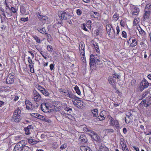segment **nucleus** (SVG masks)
I'll return each instance as SVG.
<instances>
[{
	"label": "nucleus",
	"instance_id": "42",
	"mask_svg": "<svg viewBox=\"0 0 151 151\" xmlns=\"http://www.w3.org/2000/svg\"><path fill=\"white\" fill-rule=\"evenodd\" d=\"M95 63L96 64H98V62L100 63H102V61H101V58H98V59H96L95 57Z\"/></svg>",
	"mask_w": 151,
	"mask_h": 151
},
{
	"label": "nucleus",
	"instance_id": "52",
	"mask_svg": "<svg viewBox=\"0 0 151 151\" xmlns=\"http://www.w3.org/2000/svg\"><path fill=\"white\" fill-rule=\"evenodd\" d=\"M79 100L77 99H74L73 100V104L76 106L77 105L79 101Z\"/></svg>",
	"mask_w": 151,
	"mask_h": 151
},
{
	"label": "nucleus",
	"instance_id": "5",
	"mask_svg": "<svg viewBox=\"0 0 151 151\" xmlns=\"http://www.w3.org/2000/svg\"><path fill=\"white\" fill-rule=\"evenodd\" d=\"M140 90L141 92L144 89L147 87L149 85V83L145 79H144L141 82Z\"/></svg>",
	"mask_w": 151,
	"mask_h": 151
},
{
	"label": "nucleus",
	"instance_id": "40",
	"mask_svg": "<svg viewBox=\"0 0 151 151\" xmlns=\"http://www.w3.org/2000/svg\"><path fill=\"white\" fill-rule=\"evenodd\" d=\"M112 77L118 79L120 78V76L118 74L114 73L112 75Z\"/></svg>",
	"mask_w": 151,
	"mask_h": 151
},
{
	"label": "nucleus",
	"instance_id": "54",
	"mask_svg": "<svg viewBox=\"0 0 151 151\" xmlns=\"http://www.w3.org/2000/svg\"><path fill=\"white\" fill-rule=\"evenodd\" d=\"M82 12L81 11L80 9H78L77 10L76 13L78 15H80L81 14Z\"/></svg>",
	"mask_w": 151,
	"mask_h": 151
},
{
	"label": "nucleus",
	"instance_id": "31",
	"mask_svg": "<svg viewBox=\"0 0 151 151\" xmlns=\"http://www.w3.org/2000/svg\"><path fill=\"white\" fill-rule=\"evenodd\" d=\"M83 102L82 103L81 101L79 100V101H78L77 104L76 106V107L79 108H81L83 107Z\"/></svg>",
	"mask_w": 151,
	"mask_h": 151
},
{
	"label": "nucleus",
	"instance_id": "53",
	"mask_svg": "<svg viewBox=\"0 0 151 151\" xmlns=\"http://www.w3.org/2000/svg\"><path fill=\"white\" fill-rule=\"evenodd\" d=\"M116 36L118 35L120 32L119 27L118 26H117L116 28Z\"/></svg>",
	"mask_w": 151,
	"mask_h": 151
},
{
	"label": "nucleus",
	"instance_id": "23",
	"mask_svg": "<svg viewBox=\"0 0 151 151\" xmlns=\"http://www.w3.org/2000/svg\"><path fill=\"white\" fill-rule=\"evenodd\" d=\"M101 29L99 27H96V30L95 31L94 34L95 36H97L99 35L100 32H101Z\"/></svg>",
	"mask_w": 151,
	"mask_h": 151
},
{
	"label": "nucleus",
	"instance_id": "9",
	"mask_svg": "<svg viewBox=\"0 0 151 151\" xmlns=\"http://www.w3.org/2000/svg\"><path fill=\"white\" fill-rule=\"evenodd\" d=\"M106 111L105 110L102 111L100 113V115L97 116V119H99L100 121L104 120L106 116Z\"/></svg>",
	"mask_w": 151,
	"mask_h": 151
},
{
	"label": "nucleus",
	"instance_id": "45",
	"mask_svg": "<svg viewBox=\"0 0 151 151\" xmlns=\"http://www.w3.org/2000/svg\"><path fill=\"white\" fill-rule=\"evenodd\" d=\"M147 9L151 11V4H148L146 6L145 10H146Z\"/></svg>",
	"mask_w": 151,
	"mask_h": 151
},
{
	"label": "nucleus",
	"instance_id": "36",
	"mask_svg": "<svg viewBox=\"0 0 151 151\" xmlns=\"http://www.w3.org/2000/svg\"><path fill=\"white\" fill-rule=\"evenodd\" d=\"M33 37L37 42L38 43H41L40 40L38 37L36 35L34 36Z\"/></svg>",
	"mask_w": 151,
	"mask_h": 151
},
{
	"label": "nucleus",
	"instance_id": "64",
	"mask_svg": "<svg viewBox=\"0 0 151 151\" xmlns=\"http://www.w3.org/2000/svg\"><path fill=\"white\" fill-rule=\"evenodd\" d=\"M122 35L124 38H126L127 37V33L125 31H123L122 32Z\"/></svg>",
	"mask_w": 151,
	"mask_h": 151
},
{
	"label": "nucleus",
	"instance_id": "38",
	"mask_svg": "<svg viewBox=\"0 0 151 151\" xmlns=\"http://www.w3.org/2000/svg\"><path fill=\"white\" fill-rule=\"evenodd\" d=\"M47 50L50 52H51L52 51L53 49L52 46L48 45L47 47Z\"/></svg>",
	"mask_w": 151,
	"mask_h": 151
},
{
	"label": "nucleus",
	"instance_id": "20",
	"mask_svg": "<svg viewBox=\"0 0 151 151\" xmlns=\"http://www.w3.org/2000/svg\"><path fill=\"white\" fill-rule=\"evenodd\" d=\"M20 12L22 14L24 15H27L28 14V11L23 6L20 7Z\"/></svg>",
	"mask_w": 151,
	"mask_h": 151
},
{
	"label": "nucleus",
	"instance_id": "44",
	"mask_svg": "<svg viewBox=\"0 0 151 151\" xmlns=\"http://www.w3.org/2000/svg\"><path fill=\"white\" fill-rule=\"evenodd\" d=\"M40 53L45 59H47V57H46V56H47V55L46 54H47V53L43 52L42 51H41L40 52Z\"/></svg>",
	"mask_w": 151,
	"mask_h": 151
},
{
	"label": "nucleus",
	"instance_id": "13",
	"mask_svg": "<svg viewBox=\"0 0 151 151\" xmlns=\"http://www.w3.org/2000/svg\"><path fill=\"white\" fill-rule=\"evenodd\" d=\"M79 141L82 143H84L87 141V139L86 136L84 134H82L80 136Z\"/></svg>",
	"mask_w": 151,
	"mask_h": 151
},
{
	"label": "nucleus",
	"instance_id": "2",
	"mask_svg": "<svg viewBox=\"0 0 151 151\" xmlns=\"http://www.w3.org/2000/svg\"><path fill=\"white\" fill-rule=\"evenodd\" d=\"M21 110L19 108L15 110L13 116V118L16 122H19L21 119Z\"/></svg>",
	"mask_w": 151,
	"mask_h": 151
},
{
	"label": "nucleus",
	"instance_id": "6",
	"mask_svg": "<svg viewBox=\"0 0 151 151\" xmlns=\"http://www.w3.org/2000/svg\"><path fill=\"white\" fill-rule=\"evenodd\" d=\"M131 9L133 15H137L139 14L140 9L137 6H133L131 7Z\"/></svg>",
	"mask_w": 151,
	"mask_h": 151
},
{
	"label": "nucleus",
	"instance_id": "63",
	"mask_svg": "<svg viewBox=\"0 0 151 151\" xmlns=\"http://www.w3.org/2000/svg\"><path fill=\"white\" fill-rule=\"evenodd\" d=\"M25 104L26 105H29L31 107H32V103L29 101H26Z\"/></svg>",
	"mask_w": 151,
	"mask_h": 151
},
{
	"label": "nucleus",
	"instance_id": "57",
	"mask_svg": "<svg viewBox=\"0 0 151 151\" xmlns=\"http://www.w3.org/2000/svg\"><path fill=\"white\" fill-rule=\"evenodd\" d=\"M20 20L24 22H26L28 21V18L27 17L26 18H21Z\"/></svg>",
	"mask_w": 151,
	"mask_h": 151
},
{
	"label": "nucleus",
	"instance_id": "25",
	"mask_svg": "<svg viewBox=\"0 0 151 151\" xmlns=\"http://www.w3.org/2000/svg\"><path fill=\"white\" fill-rule=\"evenodd\" d=\"M146 102L147 105H144V106L146 107H147L151 104V98L150 97H147L146 98Z\"/></svg>",
	"mask_w": 151,
	"mask_h": 151
},
{
	"label": "nucleus",
	"instance_id": "19",
	"mask_svg": "<svg viewBox=\"0 0 151 151\" xmlns=\"http://www.w3.org/2000/svg\"><path fill=\"white\" fill-rule=\"evenodd\" d=\"M108 81L109 83L110 84H112L113 87H114V85L116 83V81L114 79L112 76H109L108 77Z\"/></svg>",
	"mask_w": 151,
	"mask_h": 151
},
{
	"label": "nucleus",
	"instance_id": "58",
	"mask_svg": "<svg viewBox=\"0 0 151 151\" xmlns=\"http://www.w3.org/2000/svg\"><path fill=\"white\" fill-rule=\"evenodd\" d=\"M81 28L85 31H88V29L86 28L85 24H83L81 26Z\"/></svg>",
	"mask_w": 151,
	"mask_h": 151
},
{
	"label": "nucleus",
	"instance_id": "24",
	"mask_svg": "<svg viewBox=\"0 0 151 151\" xmlns=\"http://www.w3.org/2000/svg\"><path fill=\"white\" fill-rule=\"evenodd\" d=\"M61 113L63 117L65 116L66 118H68V119H71V117H73V116L71 114H68L63 112H62Z\"/></svg>",
	"mask_w": 151,
	"mask_h": 151
},
{
	"label": "nucleus",
	"instance_id": "17",
	"mask_svg": "<svg viewBox=\"0 0 151 151\" xmlns=\"http://www.w3.org/2000/svg\"><path fill=\"white\" fill-rule=\"evenodd\" d=\"M83 129V131L85 132H87V134L90 136L91 137L93 136V135L95 133L92 130L86 128H84Z\"/></svg>",
	"mask_w": 151,
	"mask_h": 151
},
{
	"label": "nucleus",
	"instance_id": "14",
	"mask_svg": "<svg viewBox=\"0 0 151 151\" xmlns=\"http://www.w3.org/2000/svg\"><path fill=\"white\" fill-rule=\"evenodd\" d=\"M33 129V127L32 125H29L27 127L24 128L25 134L27 135L29 134H30V132Z\"/></svg>",
	"mask_w": 151,
	"mask_h": 151
},
{
	"label": "nucleus",
	"instance_id": "32",
	"mask_svg": "<svg viewBox=\"0 0 151 151\" xmlns=\"http://www.w3.org/2000/svg\"><path fill=\"white\" fill-rule=\"evenodd\" d=\"M93 45L96 51L98 52H99V50L98 43L95 42V43L93 44Z\"/></svg>",
	"mask_w": 151,
	"mask_h": 151
},
{
	"label": "nucleus",
	"instance_id": "37",
	"mask_svg": "<svg viewBox=\"0 0 151 151\" xmlns=\"http://www.w3.org/2000/svg\"><path fill=\"white\" fill-rule=\"evenodd\" d=\"M110 122V124L111 126H114V123L115 121V120L113 119V118L111 116H110L109 118Z\"/></svg>",
	"mask_w": 151,
	"mask_h": 151
},
{
	"label": "nucleus",
	"instance_id": "49",
	"mask_svg": "<svg viewBox=\"0 0 151 151\" xmlns=\"http://www.w3.org/2000/svg\"><path fill=\"white\" fill-rule=\"evenodd\" d=\"M0 11H1V14L3 15L4 17L6 18V15L5 14L4 9L2 8H1L0 9Z\"/></svg>",
	"mask_w": 151,
	"mask_h": 151
},
{
	"label": "nucleus",
	"instance_id": "60",
	"mask_svg": "<svg viewBox=\"0 0 151 151\" xmlns=\"http://www.w3.org/2000/svg\"><path fill=\"white\" fill-rule=\"evenodd\" d=\"M67 147V145L66 144H64L62 145L60 147V148L62 149H63L66 148Z\"/></svg>",
	"mask_w": 151,
	"mask_h": 151
},
{
	"label": "nucleus",
	"instance_id": "62",
	"mask_svg": "<svg viewBox=\"0 0 151 151\" xmlns=\"http://www.w3.org/2000/svg\"><path fill=\"white\" fill-rule=\"evenodd\" d=\"M106 130L107 132L109 133H113L114 132V130L112 129H107Z\"/></svg>",
	"mask_w": 151,
	"mask_h": 151
},
{
	"label": "nucleus",
	"instance_id": "7",
	"mask_svg": "<svg viewBox=\"0 0 151 151\" xmlns=\"http://www.w3.org/2000/svg\"><path fill=\"white\" fill-rule=\"evenodd\" d=\"M36 14L37 15L40 20L44 23H45L48 20L47 17L40 14L38 12L36 13Z\"/></svg>",
	"mask_w": 151,
	"mask_h": 151
},
{
	"label": "nucleus",
	"instance_id": "41",
	"mask_svg": "<svg viewBox=\"0 0 151 151\" xmlns=\"http://www.w3.org/2000/svg\"><path fill=\"white\" fill-rule=\"evenodd\" d=\"M18 143H19V145L21 146L22 147H23V146H25L26 145L25 143H24V140L21 141L19 142Z\"/></svg>",
	"mask_w": 151,
	"mask_h": 151
},
{
	"label": "nucleus",
	"instance_id": "22",
	"mask_svg": "<svg viewBox=\"0 0 151 151\" xmlns=\"http://www.w3.org/2000/svg\"><path fill=\"white\" fill-rule=\"evenodd\" d=\"M56 117L57 119L60 122L62 121L64 119L61 113L58 114L56 116Z\"/></svg>",
	"mask_w": 151,
	"mask_h": 151
},
{
	"label": "nucleus",
	"instance_id": "33",
	"mask_svg": "<svg viewBox=\"0 0 151 151\" xmlns=\"http://www.w3.org/2000/svg\"><path fill=\"white\" fill-rule=\"evenodd\" d=\"M124 142H125L123 140V139H121L120 144L122 146V148H124V147H127L126 145Z\"/></svg>",
	"mask_w": 151,
	"mask_h": 151
},
{
	"label": "nucleus",
	"instance_id": "21",
	"mask_svg": "<svg viewBox=\"0 0 151 151\" xmlns=\"http://www.w3.org/2000/svg\"><path fill=\"white\" fill-rule=\"evenodd\" d=\"M66 96L72 99H75L76 98H78V97H76L75 95L73 94L72 92L69 91H68V93L67 94Z\"/></svg>",
	"mask_w": 151,
	"mask_h": 151
},
{
	"label": "nucleus",
	"instance_id": "59",
	"mask_svg": "<svg viewBox=\"0 0 151 151\" xmlns=\"http://www.w3.org/2000/svg\"><path fill=\"white\" fill-rule=\"evenodd\" d=\"M86 146H82L80 147V149L82 151H86Z\"/></svg>",
	"mask_w": 151,
	"mask_h": 151
},
{
	"label": "nucleus",
	"instance_id": "11",
	"mask_svg": "<svg viewBox=\"0 0 151 151\" xmlns=\"http://www.w3.org/2000/svg\"><path fill=\"white\" fill-rule=\"evenodd\" d=\"M145 13L143 16V21H145L146 19H149L150 16V14L151 12V11L150 10H145Z\"/></svg>",
	"mask_w": 151,
	"mask_h": 151
},
{
	"label": "nucleus",
	"instance_id": "16",
	"mask_svg": "<svg viewBox=\"0 0 151 151\" xmlns=\"http://www.w3.org/2000/svg\"><path fill=\"white\" fill-rule=\"evenodd\" d=\"M131 40H132V42L131 43L130 47H133L137 45V41H136V40L134 38H130L129 41H128V43H129V41Z\"/></svg>",
	"mask_w": 151,
	"mask_h": 151
},
{
	"label": "nucleus",
	"instance_id": "56",
	"mask_svg": "<svg viewBox=\"0 0 151 151\" xmlns=\"http://www.w3.org/2000/svg\"><path fill=\"white\" fill-rule=\"evenodd\" d=\"M114 123V126L115 125L116 127H118L119 123L117 120H115Z\"/></svg>",
	"mask_w": 151,
	"mask_h": 151
},
{
	"label": "nucleus",
	"instance_id": "12",
	"mask_svg": "<svg viewBox=\"0 0 151 151\" xmlns=\"http://www.w3.org/2000/svg\"><path fill=\"white\" fill-rule=\"evenodd\" d=\"M91 137L92 139L98 142H101V140L99 136L95 133Z\"/></svg>",
	"mask_w": 151,
	"mask_h": 151
},
{
	"label": "nucleus",
	"instance_id": "30",
	"mask_svg": "<svg viewBox=\"0 0 151 151\" xmlns=\"http://www.w3.org/2000/svg\"><path fill=\"white\" fill-rule=\"evenodd\" d=\"M85 48V44L83 42H81L79 45V49H84Z\"/></svg>",
	"mask_w": 151,
	"mask_h": 151
},
{
	"label": "nucleus",
	"instance_id": "28",
	"mask_svg": "<svg viewBox=\"0 0 151 151\" xmlns=\"http://www.w3.org/2000/svg\"><path fill=\"white\" fill-rule=\"evenodd\" d=\"M37 29L40 32L42 33L43 34H47L45 28L43 27L42 28H38Z\"/></svg>",
	"mask_w": 151,
	"mask_h": 151
},
{
	"label": "nucleus",
	"instance_id": "48",
	"mask_svg": "<svg viewBox=\"0 0 151 151\" xmlns=\"http://www.w3.org/2000/svg\"><path fill=\"white\" fill-rule=\"evenodd\" d=\"M113 17L115 20L116 21L119 19V15L117 14H115L113 16Z\"/></svg>",
	"mask_w": 151,
	"mask_h": 151
},
{
	"label": "nucleus",
	"instance_id": "46",
	"mask_svg": "<svg viewBox=\"0 0 151 151\" xmlns=\"http://www.w3.org/2000/svg\"><path fill=\"white\" fill-rule=\"evenodd\" d=\"M29 66L30 69V72L32 73H33L34 72V69L33 68V65H29Z\"/></svg>",
	"mask_w": 151,
	"mask_h": 151
},
{
	"label": "nucleus",
	"instance_id": "34",
	"mask_svg": "<svg viewBox=\"0 0 151 151\" xmlns=\"http://www.w3.org/2000/svg\"><path fill=\"white\" fill-rule=\"evenodd\" d=\"M63 108L64 109L67 111H72V109L69 107H67V106L66 105H64L63 106Z\"/></svg>",
	"mask_w": 151,
	"mask_h": 151
},
{
	"label": "nucleus",
	"instance_id": "3",
	"mask_svg": "<svg viewBox=\"0 0 151 151\" xmlns=\"http://www.w3.org/2000/svg\"><path fill=\"white\" fill-rule=\"evenodd\" d=\"M106 29L107 33L110 37L111 38L114 37L115 36V32L113 28L111 25L110 24L106 25Z\"/></svg>",
	"mask_w": 151,
	"mask_h": 151
},
{
	"label": "nucleus",
	"instance_id": "26",
	"mask_svg": "<svg viewBox=\"0 0 151 151\" xmlns=\"http://www.w3.org/2000/svg\"><path fill=\"white\" fill-rule=\"evenodd\" d=\"M95 63V56L92 54L90 55V65H92V63Z\"/></svg>",
	"mask_w": 151,
	"mask_h": 151
},
{
	"label": "nucleus",
	"instance_id": "8",
	"mask_svg": "<svg viewBox=\"0 0 151 151\" xmlns=\"http://www.w3.org/2000/svg\"><path fill=\"white\" fill-rule=\"evenodd\" d=\"M133 119V115L130 114L126 115L125 119V122L127 124H129L132 122Z\"/></svg>",
	"mask_w": 151,
	"mask_h": 151
},
{
	"label": "nucleus",
	"instance_id": "4",
	"mask_svg": "<svg viewBox=\"0 0 151 151\" xmlns=\"http://www.w3.org/2000/svg\"><path fill=\"white\" fill-rule=\"evenodd\" d=\"M33 99L35 102H38L41 99V95L37 91H33Z\"/></svg>",
	"mask_w": 151,
	"mask_h": 151
},
{
	"label": "nucleus",
	"instance_id": "55",
	"mask_svg": "<svg viewBox=\"0 0 151 151\" xmlns=\"http://www.w3.org/2000/svg\"><path fill=\"white\" fill-rule=\"evenodd\" d=\"M37 88L40 91H43V88L40 85H38Z\"/></svg>",
	"mask_w": 151,
	"mask_h": 151
},
{
	"label": "nucleus",
	"instance_id": "10",
	"mask_svg": "<svg viewBox=\"0 0 151 151\" xmlns=\"http://www.w3.org/2000/svg\"><path fill=\"white\" fill-rule=\"evenodd\" d=\"M47 104L46 103H42L40 106V108L44 112L47 113L49 112L48 111V107Z\"/></svg>",
	"mask_w": 151,
	"mask_h": 151
},
{
	"label": "nucleus",
	"instance_id": "18",
	"mask_svg": "<svg viewBox=\"0 0 151 151\" xmlns=\"http://www.w3.org/2000/svg\"><path fill=\"white\" fill-rule=\"evenodd\" d=\"M19 144L17 143L14 149V151H21L23 149V147H22V146L19 145Z\"/></svg>",
	"mask_w": 151,
	"mask_h": 151
},
{
	"label": "nucleus",
	"instance_id": "39",
	"mask_svg": "<svg viewBox=\"0 0 151 151\" xmlns=\"http://www.w3.org/2000/svg\"><path fill=\"white\" fill-rule=\"evenodd\" d=\"M75 89L76 91V93L79 95L81 94V92L79 89V88L78 86H76L75 87Z\"/></svg>",
	"mask_w": 151,
	"mask_h": 151
},
{
	"label": "nucleus",
	"instance_id": "1",
	"mask_svg": "<svg viewBox=\"0 0 151 151\" xmlns=\"http://www.w3.org/2000/svg\"><path fill=\"white\" fill-rule=\"evenodd\" d=\"M58 15L61 20L68 19L72 17L70 13L64 11L59 12Z\"/></svg>",
	"mask_w": 151,
	"mask_h": 151
},
{
	"label": "nucleus",
	"instance_id": "51",
	"mask_svg": "<svg viewBox=\"0 0 151 151\" xmlns=\"http://www.w3.org/2000/svg\"><path fill=\"white\" fill-rule=\"evenodd\" d=\"M79 50L80 54L82 55L83 56H84L85 55L84 49H79Z\"/></svg>",
	"mask_w": 151,
	"mask_h": 151
},
{
	"label": "nucleus",
	"instance_id": "43",
	"mask_svg": "<svg viewBox=\"0 0 151 151\" xmlns=\"http://www.w3.org/2000/svg\"><path fill=\"white\" fill-rule=\"evenodd\" d=\"M99 148L100 150L101 151H104V150L105 146H103L101 144H100L99 145Z\"/></svg>",
	"mask_w": 151,
	"mask_h": 151
},
{
	"label": "nucleus",
	"instance_id": "50",
	"mask_svg": "<svg viewBox=\"0 0 151 151\" xmlns=\"http://www.w3.org/2000/svg\"><path fill=\"white\" fill-rule=\"evenodd\" d=\"M148 93L149 91H146L142 94V96L143 98H144L147 96V95L148 94Z\"/></svg>",
	"mask_w": 151,
	"mask_h": 151
},
{
	"label": "nucleus",
	"instance_id": "61",
	"mask_svg": "<svg viewBox=\"0 0 151 151\" xmlns=\"http://www.w3.org/2000/svg\"><path fill=\"white\" fill-rule=\"evenodd\" d=\"M138 23L137 20V19H134L133 22V25H136Z\"/></svg>",
	"mask_w": 151,
	"mask_h": 151
},
{
	"label": "nucleus",
	"instance_id": "35",
	"mask_svg": "<svg viewBox=\"0 0 151 151\" xmlns=\"http://www.w3.org/2000/svg\"><path fill=\"white\" fill-rule=\"evenodd\" d=\"M40 92L46 96H48L49 95V93L44 88L43 89V91Z\"/></svg>",
	"mask_w": 151,
	"mask_h": 151
},
{
	"label": "nucleus",
	"instance_id": "27",
	"mask_svg": "<svg viewBox=\"0 0 151 151\" xmlns=\"http://www.w3.org/2000/svg\"><path fill=\"white\" fill-rule=\"evenodd\" d=\"M98 110L96 109H93L91 110V112L93 114L94 117H97L98 114Z\"/></svg>",
	"mask_w": 151,
	"mask_h": 151
},
{
	"label": "nucleus",
	"instance_id": "29",
	"mask_svg": "<svg viewBox=\"0 0 151 151\" xmlns=\"http://www.w3.org/2000/svg\"><path fill=\"white\" fill-rule=\"evenodd\" d=\"M137 29L138 30L139 33L141 35H145V32L141 29L139 26V27H137Z\"/></svg>",
	"mask_w": 151,
	"mask_h": 151
},
{
	"label": "nucleus",
	"instance_id": "15",
	"mask_svg": "<svg viewBox=\"0 0 151 151\" xmlns=\"http://www.w3.org/2000/svg\"><path fill=\"white\" fill-rule=\"evenodd\" d=\"M14 81V77L12 76H8L6 78V82L8 84H12L13 83Z\"/></svg>",
	"mask_w": 151,
	"mask_h": 151
},
{
	"label": "nucleus",
	"instance_id": "47",
	"mask_svg": "<svg viewBox=\"0 0 151 151\" xmlns=\"http://www.w3.org/2000/svg\"><path fill=\"white\" fill-rule=\"evenodd\" d=\"M93 14L94 15H93V16L95 18H98L99 15V13L97 12H94Z\"/></svg>",
	"mask_w": 151,
	"mask_h": 151
}]
</instances>
